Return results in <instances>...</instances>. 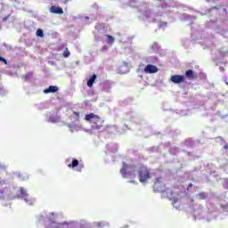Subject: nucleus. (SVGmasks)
Segmentation results:
<instances>
[{
	"label": "nucleus",
	"instance_id": "f257e3e1",
	"mask_svg": "<svg viewBox=\"0 0 228 228\" xmlns=\"http://www.w3.org/2000/svg\"><path fill=\"white\" fill-rule=\"evenodd\" d=\"M85 119L90 122L92 128L99 131L104 126V119L94 113L86 114Z\"/></svg>",
	"mask_w": 228,
	"mask_h": 228
},
{
	"label": "nucleus",
	"instance_id": "f03ea898",
	"mask_svg": "<svg viewBox=\"0 0 228 228\" xmlns=\"http://www.w3.org/2000/svg\"><path fill=\"white\" fill-rule=\"evenodd\" d=\"M137 174L139 175L140 183H147V181H149V179L151 177V171L146 166H141L137 171Z\"/></svg>",
	"mask_w": 228,
	"mask_h": 228
},
{
	"label": "nucleus",
	"instance_id": "7ed1b4c3",
	"mask_svg": "<svg viewBox=\"0 0 228 228\" xmlns=\"http://www.w3.org/2000/svg\"><path fill=\"white\" fill-rule=\"evenodd\" d=\"M154 191L163 192L165 191V183H163V178L159 177L156 179L153 185Z\"/></svg>",
	"mask_w": 228,
	"mask_h": 228
},
{
	"label": "nucleus",
	"instance_id": "20e7f679",
	"mask_svg": "<svg viewBox=\"0 0 228 228\" xmlns=\"http://www.w3.org/2000/svg\"><path fill=\"white\" fill-rule=\"evenodd\" d=\"M144 72H145V74H156V72H158V67H156L152 64H148L144 68Z\"/></svg>",
	"mask_w": 228,
	"mask_h": 228
},
{
	"label": "nucleus",
	"instance_id": "39448f33",
	"mask_svg": "<svg viewBox=\"0 0 228 228\" xmlns=\"http://www.w3.org/2000/svg\"><path fill=\"white\" fill-rule=\"evenodd\" d=\"M171 81L179 85V83H183V81H184V77L183 75H174L171 77Z\"/></svg>",
	"mask_w": 228,
	"mask_h": 228
},
{
	"label": "nucleus",
	"instance_id": "423d86ee",
	"mask_svg": "<svg viewBox=\"0 0 228 228\" xmlns=\"http://www.w3.org/2000/svg\"><path fill=\"white\" fill-rule=\"evenodd\" d=\"M50 12L51 13H55L57 15H62L63 13V9H61V7H58V6H55V5H52L50 7Z\"/></svg>",
	"mask_w": 228,
	"mask_h": 228
},
{
	"label": "nucleus",
	"instance_id": "0eeeda50",
	"mask_svg": "<svg viewBox=\"0 0 228 228\" xmlns=\"http://www.w3.org/2000/svg\"><path fill=\"white\" fill-rule=\"evenodd\" d=\"M59 87L56 86H50L48 88L44 90V94H56L58 92Z\"/></svg>",
	"mask_w": 228,
	"mask_h": 228
},
{
	"label": "nucleus",
	"instance_id": "6e6552de",
	"mask_svg": "<svg viewBox=\"0 0 228 228\" xmlns=\"http://www.w3.org/2000/svg\"><path fill=\"white\" fill-rule=\"evenodd\" d=\"M128 167L129 166L127 165V163L123 162V167L120 169V174H121L122 177H126V175H127V167Z\"/></svg>",
	"mask_w": 228,
	"mask_h": 228
},
{
	"label": "nucleus",
	"instance_id": "1a4fd4ad",
	"mask_svg": "<svg viewBox=\"0 0 228 228\" xmlns=\"http://www.w3.org/2000/svg\"><path fill=\"white\" fill-rule=\"evenodd\" d=\"M95 79H97V75L94 74L87 81V86L92 88L94 86V83H95Z\"/></svg>",
	"mask_w": 228,
	"mask_h": 228
},
{
	"label": "nucleus",
	"instance_id": "9d476101",
	"mask_svg": "<svg viewBox=\"0 0 228 228\" xmlns=\"http://www.w3.org/2000/svg\"><path fill=\"white\" fill-rule=\"evenodd\" d=\"M185 77H187L188 79H195V77H197V76H195V73H193V70L191 69H188L185 72Z\"/></svg>",
	"mask_w": 228,
	"mask_h": 228
},
{
	"label": "nucleus",
	"instance_id": "9b49d317",
	"mask_svg": "<svg viewBox=\"0 0 228 228\" xmlns=\"http://www.w3.org/2000/svg\"><path fill=\"white\" fill-rule=\"evenodd\" d=\"M106 37H107V44H109V45H113V44L115 43V37L110 35H106Z\"/></svg>",
	"mask_w": 228,
	"mask_h": 228
},
{
	"label": "nucleus",
	"instance_id": "f8f14e48",
	"mask_svg": "<svg viewBox=\"0 0 228 228\" xmlns=\"http://www.w3.org/2000/svg\"><path fill=\"white\" fill-rule=\"evenodd\" d=\"M79 165V160L73 159L71 164L68 165L69 168H76Z\"/></svg>",
	"mask_w": 228,
	"mask_h": 228
},
{
	"label": "nucleus",
	"instance_id": "ddd939ff",
	"mask_svg": "<svg viewBox=\"0 0 228 228\" xmlns=\"http://www.w3.org/2000/svg\"><path fill=\"white\" fill-rule=\"evenodd\" d=\"M20 195L24 198L28 197V191H26L24 188H20Z\"/></svg>",
	"mask_w": 228,
	"mask_h": 228
},
{
	"label": "nucleus",
	"instance_id": "4468645a",
	"mask_svg": "<svg viewBox=\"0 0 228 228\" xmlns=\"http://www.w3.org/2000/svg\"><path fill=\"white\" fill-rule=\"evenodd\" d=\"M63 58H69L70 56V52L69 51V48H66L62 53Z\"/></svg>",
	"mask_w": 228,
	"mask_h": 228
},
{
	"label": "nucleus",
	"instance_id": "2eb2a0df",
	"mask_svg": "<svg viewBox=\"0 0 228 228\" xmlns=\"http://www.w3.org/2000/svg\"><path fill=\"white\" fill-rule=\"evenodd\" d=\"M37 37H40L41 38H44V30H42L41 28H38L37 30Z\"/></svg>",
	"mask_w": 228,
	"mask_h": 228
},
{
	"label": "nucleus",
	"instance_id": "dca6fc26",
	"mask_svg": "<svg viewBox=\"0 0 228 228\" xmlns=\"http://www.w3.org/2000/svg\"><path fill=\"white\" fill-rule=\"evenodd\" d=\"M199 197L201 200H205V199H208V194H206V192H200Z\"/></svg>",
	"mask_w": 228,
	"mask_h": 228
},
{
	"label": "nucleus",
	"instance_id": "f3484780",
	"mask_svg": "<svg viewBox=\"0 0 228 228\" xmlns=\"http://www.w3.org/2000/svg\"><path fill=\"white\" fill-rule=\"evenodd\" d=\"M59 120H60V118H58V116L50 117V118H49V121H50V122H58Z\"/></svg>",
	"mask_w": 228,
	"mask_h": 228
},
{
	"label": "nucleus",
	"instance_id": "a211bd4d",
	"mask_svg": "<svg viewBox=\"0 0 228 228\" xmlns=\"http://www.w3.org/2000/svg\"><path fill=\"white\" fill-rule=\"evenodd\" d=\"M95 225H97L98 227H104V224L102 223H96Z\"/></svg>",
	"mask_w": 228,
	"mask_h": 228
},
{
	"label": "nucleus",
	"instance_id": "6ab92c4d",
	"mask_svg": "<svg viewBox=\"0 0 228 228\" xmlns=\"http://www.w3.org/2000/svg\"><path fill=\"white\" fill-rule=\"evenodd\" d=\"M2 61L4 63V65H8V61H6V59H3Z\"/></svg>",
	"mask_w": 228,
	"mask_h": 228
},
{
	"label": "nucleus",
	"instance_id": "aec40b11",
	"mask_svg": "<svg viewBox=\"0 0 228 228\" xmlns=\"http://www.w3.org/2000/svg\"><path fill=\"white\" fill-rule=\"evenodd\" d=\"M190 188H193V183H189L188 184L187 190H190Z\"/></svg>",
	"mask_w": 228,
	"mask_h": 228
},
{
	"label": "nucleus",
	"instance_id": "412c9836",
	"mask_svg": "<svg viewBox=\"0 0 228 228\" xmlns=\"http://www.w3.org/2000/svg\"><path fill=\"white\" fill-rule=\"evenodd\" d=\"M73 114L76 115V117L79 118V112L74 111Z\"/></svg>",
	"mask_w": 228,
	"mask_h": 228
},
{
	"label": "nucleus",
	"instance_id": "4be33fe9",
	"mask_svg": "<svg viewBox=\"0 0 228 228\" xmlns=\"http://www.w3.org/2000/svg\"><path fill=\"white\" fill-rule=\"evenodd\" d=\"M130 175H132V179H134V177H136V174L133 173V175H131L130 173Z\"/></svg>",
	"mask_w": 228,
	"mask_h": 228
},
{
	"label": "nucleus",
	"instance_id": "5701e85b",
	"mask_svg": "<svg viewBox=\"0 0 228 228\" xmlns=\"http://www.w3.org/2000/svg\"><path fill=\"white\" fill-rule=\"evenodd\" d=\"M224 149H225L226 151L228 150V144H225L224 146Z\"/></svg>",
	"mask_w": 228,
	"mask_h": 228
},
{
	"label": "nucleus",
	"instance_id": "b1692460",
	"mask_svg": "<svg viewBox=\"0 0 228 228\" xmlns=\"http://www.w3.org/2000/svg\"><path fill=\"white\" fill-rule=\"evenodd\" d=\"M102 49L107 50V49H108V46H107V45H103V46H102Z\"/></svg>",
	"mask_w": 228,
	"mask_h": 228
},
{
	"label": "nucleus",
	"instance_id": "393cba45",
	"mask_svg": "<svg viewBox=\"0 0 228 228\" xmlns=\"http://www.w3.org/2000/svg\"><path fill=\"white\" fill-rule=\"evenodd\" d=\"M4 58L2 56H0V61H3Z\"/></svg>",
	"mask_w": 228,
	"mask_h": 228
},
{
	"label": "nucleus",
	"instance_id": "a878e982",
	"mask_svg": "<svg viewBox=\"0 0 228 228\" xmlns=\"http://www.w3.org/2000/svg\"><path fill=\"white\" fill-rule=\"evenodd\" d=\"M130 183H134V181H130Z\"/></svg>",
	"mask_w": 228,
	"mask_h": 228
},
{
	"label": "nucleus",
	"instance_id": "bb28decb",
	"mask_svg": "<svg viewBox=\"0 0 228 228\" xmlns=\"http://www.w3.org/2000/svg\"><path fill=\"white\" fill-rule=\"evenodd\" d=\"M221 70H224V68H221Z\"/></svg>",
	"mask_w": 228,
	"mask_h": 228
}]
</instances>
